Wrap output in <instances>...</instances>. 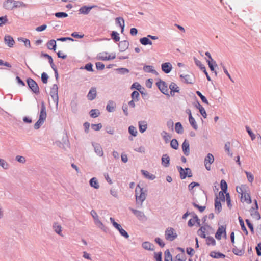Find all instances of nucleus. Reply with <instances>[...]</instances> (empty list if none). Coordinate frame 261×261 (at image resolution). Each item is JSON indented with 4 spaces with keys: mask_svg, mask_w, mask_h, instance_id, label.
Instances as JSON below:
<instances>
[{
    "mask_svg": "<svg viewBox=\"0 0 261 261\" xmlns=\"http://www.w3.org/2000/svg\"><path fill=\"white\" fill-rule=\"evenodd\" d=\"M206 244L208 245H212L214 246L216 244V241H215V239L212 237H206Z\"/></svg>",
    "mask_w": 261,
    "mask_h": 261,
    "instance_id": "51",
    "label": "nucleus"
},
{
    "mask_svg": "<svg viewBox=\"0 0 261 261\" xmlns=\"http://www.w3.org/2000/svg\"><path fill=\"white\" fill-rule=\"evenodd\" d=\"M156 85L160 90L165 95L169 96L168 85L164 81L160 80L156 82Z\"/></svg>",
    "mask_w": 261,
    "mask_h": 261,
    "instance_id": "7",
    "label": "nucleus"
},
{
    "mask_svg": "<svg viewBox=\"0 0 261 261\" xmlns=\"http://www.w3.org/2000/svg\"><path fill=\"white\" fill-rule=\"evenodd\" d=\"M95 225L100 229L104 231H107V228L104 226L102 222L99 219V218L94 220Z\"/></svg>",
    "mask_w": 261,
    "mask_h": 261,
    "instance_id": "39",
    "label": "nucleus"
},
{
    "mask_svg": "<svg viewBox=\"0 0 261 261\" xmlns=\"http://www.w3.org/2000/svg\"><path fill=\"white\" fill-rule=\"evenodd\" d=\"M27 82L29 87L31 89L32 92L35 94H38L39 93V86L34 80L31 78H28L27 80Z\"/></svg>",
    "mask_w": 261,
    "mask_h": 261,
    "instance_id": "5",
    "label": "nucleus"
},
{
    "mask_svg": "<svg viewBox=\"0 0 261 261\" xmlns=\"http://www.w3.org/2000/svg\"><path fill=\"white\" fill-rule=\"evenodd\" d=\"M14 0H5L3 3V7L7 10H14Z\"/></svg>",
    "mask_w": 261,
    "mask_h": 261,
    "instance_id": "12",
    "label": "nucleus"
},
{
    "mask_svg": "<svg viewBox=\"0 0 261 261\" xmlns=\"http://www.w3.org/2000/svg\"><path fill=\"white\" fill-rule=\"evenodd\" d=\"M46 107L44 104V102H42V106L40 108V112L39 115V118L38 121L34 124V128L35 129H38L40 128L41 125H42L44 121L46 118Z\"/></svg>",
    "mask_w": 261,
    "mask_h": 261,
    "instance_id": "1",
    "label": "nucleus"
},
{
    "mask_svg": "<svg viewBox=\"0 0 261 261\" xmlns=\"http://www.w3.org/2000/svg\"><path fill=\"white\" fill-rule=\"evenodd\" d=\"M4 42L9 47H13L14 44L15 43V41L13 38L10 35H6L5 36Z\"/></svg>",
    "mask_w": 261,
    "mask_h": 261,
    "instance_id": "18",
    "label": "nucleus"
},
{
    "mask_svg": "<svg viewBox=\"0 0 261 261\" xmlns=\"http://www.w3.org/2000/svg\"><path fill=\"white\" fill-rule=\"evenodd\" d=\"M194 60L195 64L197 66H198L199 67V68L204 73V74H205V75L206 76L207 80L209 81H211V79L210 76H209V75L208 74V73L206 71V68L204 66V65L203 64H202V63L199 60L197 59L196 58H194Z\"/></svg>",
    "mask_w": 261,
    "mask_h": 261,
    "instance_id": "11",
    "label": "nucleus"
},
{
    "mask_svg": "<svg viewBox=\"0 0 261 261\" xmlns=\"http://www.w3.org/2000/svg\"><path fill=\"white\" fill-rule=\"evenodd\" d=\"M139 129L141 133H143L147 128V123L145 121H140L138 122Z\"/></svg>",
    "mask_w": 261,
    "mask_h": 261,
    "instance_id": "27",
    "label": "nucleus"
},
{
    "mask_svg": "<svg viewBox=\"0 0 261 261\" xmlns=\"http://www.w3.org/2000/svg\"><path fill=\"white\" fill-rule=\"evenodd\" d=\"M89 184L91 187L97 189L99 188V185L96 177L92 178L89 181Z\"/></svg>",
    "mask_w": 261,
    "mask_h": 261,
    "instance_id": "36",
    "label": "nucleus"
},
{
    "mask_svg": "<svg viewBox=\"0 0 261 261\" xmlns=\"http://www.w3.org/2000/svg\"><path fill=\"white\" fill-rule=\"evenodd\" d=\"M181 147L184 154L186 156L189 155L190 154V145L187 140L185 139L184 140Z\"/></svg>",
    "mask_w": 261,
    "mask_h": 261,
    "instance_id": "14",
    "label": "nucleus"
},
{
    "mask_svg": "<svg viewBox=\"0 0 261 261\" xmlns=\"http://www.w3.org/2000/svg\"><path fill=\"white\" fill-rule=\"evenodd\" d=\"M206 231L205 226L201 227L197 231L198 234L202 238H206L205 232Z\"/></svg>",
    "mask_w": 261,
    "mask_h": 261,
    "instance_id": "46",
    "label": "nucleus"
},
{
    "mask_svg": "<svg viewBox=\"0 0 261 261\" xmlns=\"http://www.w3.org/2000/svg\"><path fill=\"white\" fill-rule=\"evenodd\" d=\"M225 151L230 157L233 156V153L230 150V142H226L225 144Z\"/></svg>",
    "mask_w": 261,
    "mask_h": 261,
    "instance_id": "43",
    "label": "nucleus"
},
{
    "mask_svg": "<svg viewBox=\"0 0 261 261\" xmlns=\"http://www.w3.org/2000/svg\"><path fill=\"white\" fill-rule=\"evenodd\" d=\"M95 225L100 229L104 231H107V228L104 226L102 222L99 219V218L94 220Z\"/></svg>",
    "mask_w": 261,
    "mask_h": 261,
    "instance_id": "38",
    "label": "nucleus"
},
{
    "mask_svg": "<svg viewBox=\"0 0 261 261\" xmlns=\"http://www.w3.org/2000/svg\"><path fill=\"white\" fill-rule=\"evenodd\" d=\"M97 6L96 5H93L91 6H84L81 7L79 10L80 14H88L90 10Z\"/></svg>",
    "mask_w": 261,
    "mask_h": 261,
    "instance_id": "16",
    "label": "nucleus"
},
{
    "mask_svg": "<svg viewBox=\"0 0 261 261\" xmlns=\"http://www.w3.org/2000/svg\"><path fill=\"white\" fill-rule=\"evenodd\" d=\"M246 131L247 132V133H248L249 135L250 136L251 140H254L255 139V135L253 134V133L250 129L249 127L246 126Z\"/></svg>",
    "mask_w": 261,
    "mask_h": 261,
    "instance_id": "61",
    "label": "nucleus"
},
{
    "mask_svg": "<svg viewBox=\"0 0 261 261\" xmlns=\"http://www.w3.org/2000/svg\"><path fill=\"white\" fill-rule=\"evenodd\" d=\"M170 145L171 147L174 149H177L178 148V143L175 139H173L171 141Z\"/></svg>",
    "mask_w": 261,
    "mask_h": 261,
    "instance_id": "54",
    "label": "nucleus"
},
{
    "mask_svg": "<svg viewBox=\"0 0 261 261\" xmlns=\"http://www.w3.org/2000/svg\"><path fill=\"white\" fill-rule=\"evenodd\" d=\"M139 93L138 91H134L132 92L131 94V97L133 100H134L136 101H138L139 100Z\"/></svg>",
    "mask_w": 261,
    "mask_h": 261,
    "instance_id": "52",
    "label": "nucleus"
},
{
    "mask_svg": "<svg viewBox=\"0 0 261 261\" xmlns=\"http://www.w3.org/2000/svg\"><path fill=\"white\" fill-rule=\"evenodd\" d=\"M80 69H86L88 71H93V65L91 63H89L87 64L84 67H81Z\"/></svg>",
    "mask_w": 261,
    "mask_h": 261,
    "instance_id": "57",
    "label": "nucleus"
},
{
    "mask_svg": "<svg viewBox=\"0 0 261 261\" xmlns=\"http://www.w3.org/2000/svg\"><path fill=\"white\" fill-rule=\"evenodd\" d=\"M0 166L6 170L9 168V164L4 160L0 159Z\"/></svg>",
    "mask_w": 261,
    "mask_h": 261,
    "instance_id": "50",
    "label": "nucleus"
},
{
    "mask_svg": "<svg viewBox=\"0 0 261 261\" xmlns=\"http://www.w3.org/2000/svg\"><path fill=\"white\" fill-rule=\"evenodd\" d=\"M110 220L112 223L113 226L119 231L120 234L122 236L124 237L126 239H128L129 238V235L128 233L122 228L120 224H119L118 223L115 221L114 219L113 218L111 217L110 218Z\"/></svg>",
    "mask_w": 261,
    "mask_h": 261,
    "instance_id": "4",
    "label": "nucleus"
},
{
    "mask_svg": "<svg viewBox=\"0 0 261 261\" xmlns=\"http://www.w3.org/2000/svg\"><path fill=\"white\" fill-rule=\"evenodd\" d=\"M165 237L167 240L172 241L177 237V234L174 229L168 227L165 231Z\"/></svg>",
    "mask_w": 261,
    "mask_h": 261,
    "instance_id": "3",
    "label": "nucleus"
},
{
    "mask_svg": "<svg viewBox=\"0 0 261 261\" xmlns=\"http://www.w3.org/2000/svg\"><path fill=\"white\" fill-rule=\"evenodd\" d=\"M116 107L115 102L112 100H109L106 106V110L109 112H114Z\"/></svg>",
    "mask_w": 261,
    "mask_h": 261,
    "instance_id": "30",
    "label": "nucleus"
},
{
    "mask_svg": "<svg viewBox=\"0 0 261 261\" xmlns=\"http://www.w3.org/2000/svg\"><path fill=\"white\" fill-rule=\"evenodd\" d=\"M223 233H224L225 236H226V228L223 226H221L218 228V229L215 234V238L217 240H221L222 238V234Z\"/></svg>",
    "mask_w": 261,
    "mask_h": 261,
    "instance_id": "15",
    "label": "nucleus"
},
{
    "mask_svg": "<svg viewBox=\"0 0 261 261\" xmlns=\"http://www.w3.org/2000/svg\"><path fill=\"white\" fill-rule=\"evenodd\" d=\"M129 42L127 41H122L119 43V48L120 51H124L128 48Z\"/></svg>",
    "mask_w": 261,
    "mask_h": 261,
    "instance_id": "28",
    "label": "nucleus"
},
{
    "mask_svg": "<svg viewBox=\"0 0 261 261\" xmlns=\"http://www.w3.org/2000/svg\"><path fill=\"white\" fill-rule=\"evenodd\" d=\"M189 121L190 124L193 127V128L195 130H197L198 129V125L196 123L195 119L192 116H190V117L189 118Z\"/></svg>",
    "mask_w": 261,
    "mask_h": 261,
    "instance_id": "44",
    "label": "nucleus"
},
{
    "mask_svg": "<svg viewBox=\"0 0 261 261\" xmlns=\"http://www.w3.org/2000/svg\"><path fill=\"white\" fill-rule=\"evenodd\" d=\"M90 115L91 117L96 118L100 115V112L97 109H92L90 112Z\"/></svg>",
    "mask_w": 261,
    "mask_h": 261,
    "instance_id": "48",
    "label": "nucleus"
},
{
    "mask_svg": "<svg viewBox=\"0 0 261 261\" xmlns=\"http://www.w3.org/2000/svg\"><path fill=\"white\" fill-rule=\"evenodd\" d=\"M215 212L218 214L222 210L221 203L218 197H217L215 200Z\"/></svg>",
    "mask_w": 261,
    "mask_h": 261,
    "instance_id": "29",
    "label": "nucleus"
},
{
    "mask_svg": "<svg viewBox=\"0 0 261 261\" xmlns=\"http://www.w3.org/2000/svg\"><path fill=\"white\" fill-rule=\"evenodd\" d=\"M96 95V88L95 87H92L87 94V98L89 100H93L95 98Z\"/></svg>",
    "mask_w": 261,
    "mask_h": 261,
    "instance_id": "21",
    "label": "nucleus"
},
{
    "mask_svg": "<svg viewBox=\"0 0 261 261\" xmlns=\"http://www.w3.org/2000/svg\"><path fill=\"white\" fill-rule=\"evenodd\" d=\"M140 42L143 45H152V41L150 40L147 36L140 38Z\"/></svg>",
    "mask_w": 261,
    "mask_h": 261,
    "instance_id": "40",
    "label": "nucleus"
},
{
    "mask_svg": "<svg viewBox=\"0 0 261 261\" xmlns=\"http://www.w3.org/2000/svg\"><path fill=\"white\" fill-rule=\"evenodd\" d=\"M233 253L238 256H242L244 254L245 250L238 248L236 246L233 247L232 249Z\"/></svg>",
    "mask_w": 261,
    "mask_h": 261,
    "instance_id": "42",
    "label": "nucleus"
},
{
    "mask_svg": "<svg viewBox=\"0 0 261 261\" xmlns=\"http://www.w3.org/2000/svg\"><path fill=\"white\" fill-rule=\"evenodd\" d=\"M116 24L119 25L121 29V32L123 33L124 29V20L121 17H117L115 19Z\"/></svg>",
    "mask_w": 261,
    "mask_h": 261,
    "instance_id": "26",
    "label": "nucleus"
},
{
    "mask_svg": "<svg viewBox=\"0 0 261 261\" xmlns=\"http://www.w3.org/2000/svg\"><path fill=\"white\" fill-rule=\"evenodd\" d=\"M180 77L182 79V81L186 83L192 84L193 83V76L192 75L181 74Z\"/></svg>",
    "mask_w": 261,
    "mask_h": 261,
    "instance_id": "20",
    "label": "nucleus"
},
{
    "mask_svg": "<svg viewBox=\"0 0 261 261\" xmlns=\"http://www.w3.org/2000/svg\"><path fill=\"white\" fill-rule=\"evenodd\" d=\"M55 16L57 18H65L68 16L67 13L63 12H56Z\"/></svg>",
    "mask_w": 261,
    "mask_h": 261,
    "instance_id": "59",
    "label": "nucleus"
},
{
    "mask_svg": "<svg viewBox=\"0 0 261 261\" xmlns=\"http://www.w3.org/2000/svg\"><path fill=\"white\" fill-rule=\"evenodd\" d=\"M175 130L178 134H181L184 132L183 127L180 122H177L175 125Z\"/></svg>",
    "mask_w": 261,
    "mask_h": 261,
    "instance_id": "41",
    "label": "nucleus"
},
{
    "mask_svg": "<svg viewBox=\"0 0 261 261\" xmlns=\"http://www.w3.org/2000/svg\"><path fill=\"white\" fill-rule=\"evenodd\" d=\"M245 173L246 175L248 181L249 182L252 183L253 182V181L254 180L253 175L251 172H249L248 171H245Z\"/></svg>",
    "mask_w": 261,
    "mask_h": 261,
    "instance_id": "56",
    "label": "nucleus"
},
{
    "mask_svg": "<svg viewBox=\"0 0 261 261\" xmlns=\"http://www.w3.org/2000/svg\"><path fill=\"white\" fill-rule=\"evenodd\" d=\"M226 201L228 207L230 209L232 207L230 197L229 193H226Z\"/></svg>",
    "mask_w": 261,
    "mask_h": 261,
    "instance_id": "62",
    "label": "nucleus"
},
{
    "mask_svg": "<svg viewBox=\"0 0 261 261\" xmlns=\"http://www.w3.org/2000/svg\"><path fill=\"white\" fill-rule=\"evenodd\" d=\"M165 261H172V255L168 250L165 252Z\"/></svg>",
    "mask_w": 261,
    "mask_h": 261,
    "instance_id": "55",
    "label": "nucleus"
},
{
    "mask_svg": "<svg viewBox=\"0 0 261 261\" xmlns=\"http://www.w3.org/2000/svg\"><path fill=\"white\" fill-rule=\"evenodd\" d=\"M196 94H197L198 96H199L200 97V98L203 102H204V103H206V104H208V102L207 99L206 98V97L204 96H203L202 94V93L200 92L197 91H196Z\"/></svg>",
    "mask_w": 261,
    "mask_h": 261,
    "instance_id": "60",
    "label": "nucleus"
},
{
    "mask_svg": "<svg viewBox=\"0 0 261 261\" xmlns=\"http://www.w3.org/2000/svg\"><path fill=\"white\" fill-rule=\"evenodd\" d=\"M111 37L115 42H118L120 40V37L119 36V34L116 31H113L112 32Z\"/></svg>",
    "mask_w": 261,
    "mask_h": 261,
    "instance_id": "53",
    "label": "nucleus"
},
{
    "mask_svg": "<svg viewBox=\"0 0 261 261\" xmlns=\"http://www.w3.org/2000/svg\"><path fill=\"white\" fill-rule=\"evenodd\" d=\"M161 68L165 73H169L172 70V66L170 63L166 62L162 64Z\"/></svg>",
    "mask_w": 261,
    "mask_h": 261,
    "instance_id": "17",
    "label": "nucleus"
},
{
    "mask_svg": "<svg viewBox=\"0 0 261 261\" xmlns=\"http://www.w3.org/2000/svg\"><path fill=\"white\" fill-rule=\"evenodd\" d=\"M142 247L145 250L152 251L154 250V245L149 242H144L142 244Z\"/></svg>",
    "mask_w": 261,
    "mask_h": 261,
    "instance_id": "34",
    "label": "nucleus"
},
{
    "mask_svg": "<svg viewBox=\"0 0 261 261\" xmlns=\"http://www.w3.org/2000/svg\"><path fill=\"white\" fill-rule=\"evenodd\" d=\"M176 259L177 261H185L186 258L184 253L178 254L176 256Z\"/></svg>",
    "mask_w": 261,
    "mask_h": 261,
    "instance_id": "64",
    "label": "nucleus"
},
{
    "mask_svg": "<svg viewBox=\"0 0 261 261\" xmlns=\"http://www.w3.org/2000/svg\"><path fill=\"white\" fill-rule=\"evenodd\" d=\"M162 165L164 167H168L170 165V158L167 154L163 155L162 159Z\"/></svg>",
    "mask_w": 261,
    "mask_h": 261,
    "instance_id": "24",
    "label": "nucleus"
},
{
    "mask_svg": "<svg viewBox=\"0 0 261 261\" xmlns=\"http://www.w3.org/2000/svg\"><path fill=\"white\" fill-rule=\"evenodd\" d=\"M53 228L55 232L61 237H63V234L62 232V227L61 225H60L57 222L54 223L53 225Z\"/></svg>",
    "mask_w": 261,
    "mask_h": 261,
    "instance_id": "23",
    "label": "nucleus"
},
{
    "mask_svg": "<svg viewBox=\"0 0 261 261\" xmlns=\"http://www.w3.org/2000/svg\"><path fill=\"white\" fill-rule=\"evenodd\" d=\"M129 210L132 212L137 218L140 221L146 220L147 218L144 213L141 211L129 207Z\"/></svg>",
    "mask_w": 261,
    "mask_h": 261,
    "instance_id": "8",
    "label": "nucleus"
},
{
    "mask_svg": "<svg viewBox=\"0 0 261 261\" xmlns=\"http://www.w3.org/2000/svg\"><path fill=\"white\" fill-rule=\"evenodd\" d=\"M14 9L18 8H26L28 7V5L21 1L14 0Z\"/></svg>",
    "mask_w": 261,
    "mask_h": 261,
    "instance_id": "19",
    "label": "nucleus"
},
{
    "mask_svg": "<svg viewBox=\"0 0 261 261\" xmlns=\"http://www.w3.org/2000/svg\"><path fill=\"white\" fill-rule=\"evenodd\" d=\"M46 46L48 49L55 51L56 49V42L55 40H50L47 43Z\"/></svg>",
    "mask_w": 261,
    "mask_h": 261,
    "instance_id": "37",
    "label": "nucleus"
},
{
    "mask_svg": "<svg viewBox=\"0 0 261 261\" xmlns=\"http://www.w3.org/2000/svg\"><path fill=\"white\" fill-rule=\"evenodd\" d=\"M18 40L20 42H23L25 46L27 48H30L31 47V44H30V41L28 39L24 38H18Z\"/></svg>",
    "mask_w": 261,
    "mask_h": 261,
    "instance_id": "45",
    "label": "nucleus"
},
{
    "mask_svg": "<svg viewBox=\"0 0 261 261\" xmlns=\"http://www.w3.org/2000/svg\"><path fill=\"white\" fill-rule=\"evenodd\" d=\"M135 196L137 203H140V205H142V203L146 199V194L143 191V188H141L139 185H138L135 190Z\"/></svg>",
    "mask_w": 261,
    "mask_h": 261,
    "instance_id": "2",
    "label": "nucleus"
},
{
    "mask_svg": "<svg viewBox=\"0 0 261 261\" xmlns=\"http://www.w3.org/2000/svg\"><path fill=\"white\" fill-rule=\"evenodd\" d=\"M210 255L214 258H224L225 257V255L224 254L216 251H212L210 253Z\"/></svg>",
    "mask_w": 261,
    "mask_h": 261,
    "instance_id": "35",
    "label": "nucleus"
},
{
    "mask_svg": "<svg viewBox=\"0 0 261 261\" xmlns=\"http://www.w3.org/2000/svg\"><path fill=\"white\" fill-rule=\"evenodd\" d=\"M50 95L54 101L56 102V105H58V86L56 84H54L53 85L52 88H51V90L50 92Z\"/></svg>",
    "mask_w": 261,
    "mask_h": 261,
    "instance_id": "9",
    "label": "nucleus"
},
{
    "mask_svg": "<svg viewBox=\"0 0 261 261\" xmlns=\"http://www.w3.org/2000/svg\"><path fill=\"white\" fill-rule=\"evenodd\" d=\"M141 172L144 176L148 179L153 180L155 178V176L154 175L150 173L147 171L142 170Z\"/></svg>",
    "mask_w": 261,
    "mask_h": 261,
    "instance_id": "33",
    "label": "nucleus"
},
{
    "mask_svg": "<svg viewBox=\"0 0 261 261\" xmlns=\"http://www.w3.org/2000/svg\"><path fill=\"white\" fill-rule=\"evenodd\" d=\"M15 160L17 162H18L20 163H22V164H24L26 162L25 157H24L23 156H20V155H17L15 158Z\"/></svg>",
    "mask_w": 261,
    "mask_h": 261,
    "instance_id": "63",
    "label": "nucleus"
},
{
    "mask_svg": "<svg viewBox=\"0 0 261 261\" xmlns=\"http://www.w3.org/2000/svg\"><path fill=\"white\" fill-rule=\"evenodd\" d=\"M169 88L170 89V95L172 96H174L175 92L179 93L180 91L179 87L174 82L170 84Z\"/></svg>",
    "mask_w": 261,
    "mask_h": 261,
    "instance_id": "13",
    "label": "nucleus"
},
{
    "mask_svg": "<svg viewBox=\"0 0 261 261\" xmlns=\"http://www.w3.org/2000/svg\"><path fill=\"white\" fill-rule=\"evenodd\" d=\"M41 56L46 58H48L49 63L54 71L57 70L56 66L55 65L52 57L47 54L41 53Z\"/></svg>",
    "mask_w": 261,
    "mask_h": 261,
    "instance_id": "31",
    "label": "nucleus"
},
{
    "mask_svg": "<svg viewBox=\"0 0 261 261\" xmlns=\"http://www.w3.org/2000/svg\"><path fill=\"white\" fill-rule=\"evenodd\" d=\"M241 201L242 202H246L248 204L251 203V199L250 195L246 192H245L244 193H242Z\"/></svg>",
    "mask_w": 261,
    "mask_h": 261,
    "instance_id": "25",
    "label": "nucleus"
},
{
    "mask_svg": "<svg viewBox=\"0 0 261 261\" xmlns=\"http://www.w3.org/2000/svg\"><path fill=\"white\" fill-rule=\"evenodd\" d=\"M128 132L134 137H136L138 133L136 128L133 126H130L128 127Z\"/></svg>",
    "mask_w": 261,
    "mask_h": 261,
    "instance_id": "49",
    "label": "nucleus"
},
{
    "mask_svg": "<svg viewBox=\"0 0 261 261\" xmlns=\"http://www.w3.org/2000/svg\"><path fill=\"white\" fill-rule=\"evenodd\" d=\"M178 170L180 173V178L182 179H185L186 177H191L192 176L191 170L189 168H186L184 169L181 167H177Z\"/></svg>",
    "mask_w": 261,
    "mask_h": 261,
    "instance_id": "6",
    "label": "nucleus"
},
{
    "mask_svg": "<svg viewBox=\"0 0 261 261\" xmlns=\"http://www.w3.org/2000/svg\"><path fill=\"white\" fill-rule=\"evenodd\" d=\"M214 161V158L212 154L208 153L204 159V165L206 169L210 171L211 170V164Z\"/></svg>",
    "mask_w": 261,
    "mask_h": 261,
    "instance_id": "10",
    "label": "nucleus"
},
{
    "mask_svg": "<svg viewBox=\"0 0 261 261\" xmlns=\"http://www.w3.org/2000/svg\"><path fill=\"white\" fill-rule=\"evenodd\" d=\"M221 188L223 192L226 193V192L227 189V185L224 180H222L221 181Z\"/></svg>",
    "mask_w": 261,
    "mask_h": 261,
    "instance_id": "58",
    "label": "nucleus"
},
{
    "mask_svg": "<svg viewBox=\"0 0 261 261\" xmlns=\"http://www.w3.org/2000/svg\"><path fill=\"white\" fill-rule=\"evenodd\" d=\"M239 223L241 227L242 230L245 233V234L247 235L248 234V231L245 226L244 223L243 221V220L242 219L241 217H239Z\"/></svg>",
    "mask_w": 261,
    "mask_h": 261,
    "instance_id": "47",
    "label": "nucleus"
},
{
    "mask_svg": "<svg viewBox=\"0 0 261 261\" xmlns=\"http://www.w3.org/2000/svg\"><path fill=\"white\" fill-rule=\"evenodd\" d=\"M92 146L94 147L95 153L99 156H102L103 154L102 148L100 144L98 143H93Z\"/></svg>",
    "mask_w": 261,
    "mask_h": 261,
    "instance_id": "22",
    "label": "nucleus"
},
{
    "mask_svg": "<svg viewBox=\"0 0 261 261\" xmlns=\"http://www.w3.org/2000/svg\"><path fill=\"white\" fill-rule=\"evenodd\" d=\"M143 70L147 73H151L152 74L158 75V73L156 71L153 69L152 66L146 65L143 67Z\"/></svg>",
    "mask_w": 261,
    "mask_h": 261,
    "instance_id": "32",
    "label": "nucleus"
}]
</instances>
